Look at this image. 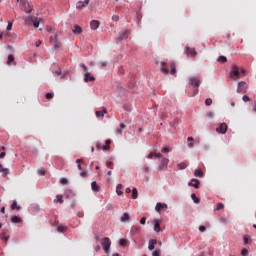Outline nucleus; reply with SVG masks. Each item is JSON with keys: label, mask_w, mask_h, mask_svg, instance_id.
Returning <instances> with one entry per match:
<instances>
[{"label": "nucleus", "mask_w": 256, "mask_h": 256, "mask_svg": "<svg viewBox=\"0 0 256 256\" xmlns=\"http://www.w3.org/2000/svg\"><path fill=\"white\" fill-rule=\"evenodd\" d=\"M112 21H119V15H113Z\"/></svg>", "instance_id": "obj_64"}, {"label": "nucleus", "mask_w": 256, "mask_h": 256, "mask_svg": "<svg viewBox=\"0 0 256 256\" xmlns=\"http://www.w3.org/2000/svg\"><path fill=\"white\" fill-rule=\"evenodd\" d=\"M129 30H121L116 36L117 41H127L129 39Z\"/></svg>", "instance_id": "obj_4"}, {"label": "nucleus", "mask_w": 256, "mask_h": 256, "mask_svg": "<svg viewBox=\"0 0 256 256\" xmlns=\"http://www.w3.org/2000/svg\"><path fill=\"white\" fill-rule=\"evenodd\" d=\"M83 7H85L83 1H78L76 4V9H83Z\"/></svg>", "instance_id": "obj_42"}, {"label": "nucleus", "mask_w": 256, "mask_h": 256, "mask_svg": "<svg viewBox=\"0 0 256 256\" xmlns=\"http://www.w3.org/2000/svg\"><path fill=\"white\" fill-rule=\"evenodd\" d=\"M245 85H246L245 81L238 82L237 93H247V90L244 88Z\"/></svg>", "instance_id": "obj_11"}, {"label": "nucleus", "mask_w": 256, "mask_h": 256, "mask_svg": "<svg viewBox=\"0 0 256 256\" xmlns=\"http://www.w3.org/2000/svg\"><path fill=\"white\" fill-rule=\"evenodd\" d=\"M11 63H13V65H17V62H15V57L13 56V54L8 55L7 64L10 65Z\"/></svg>", "instance_id": "obj_26"}, {"label": "nucleus", "mask_w": 256, "mask_h": 256, "mask_svg": "<svg viewBox=\"0 0 256 256\" xmlns=\"http://www.w3.org/2000/svg\"><path fill=\"white\" fill-rule=\"evenodd\" d=\"M194 177H199L200 179L203 178V170H201L200 168L196 169L194 171Z\"/></svg>", "instance_id": "obj_27"}, {"label": "nucleus", "mask_w": 256, "mask_h": 256, "mask_svg": "<svg viewBox=\"0 0 256 256\" xmlns=\"http://www.w3.org/2000/svg\"><path fill=\"white\" fill-rule=\"evenodd\" d=\"M60 183H62V185H67V183H69V180H67V178H61Z\"/></svg>", "instance_id": "obj_55"}, {"label": "nucleus", "mask_w": 256, "mask_h": 256, "mask_svg": "<svg viewBox=\"0 0 256 256\" xmlns=\"http://www.w3.org/2000/svg\"><path fill=\"white\" fill-rule=\"evenodd\" d=\"M154 157H157V159H163V158H165L164 156H163V153H154Z\"/></svg>", "instance_id": "obj_51"}, {"label": "nucleus", "mask_w": 256, "mask_h": 256, "mask_svg": "<svg viewBox=\"0 0 256 256\" xmlns=\"http://www.w3.org/2000/svg\"><path fill=\"white\" fill-rule=\"evenodd\" d=\"M173 151V148L169 146H165L164 148L161 149V153H171Z\"/></svg>", "instance_id": "obj_34"}, {"label": "nucleus", "mask_w": 256, "mask_h": 256, "mask_svg": "<svg viewBox=\"0 0 256 256\" xmlns=\"http://www.w3.org/2000/svg\"><path fill=\"white\" fill-rule=\"evenodd\" d=\"M96 149L98 151H109L111 149V140H106L105 145L101 146V144L96 143Z\"/></svg>", "instance_id": "obj_5"}, {"label": "nucleus", "mask_w": 256, "mask_h": 256, "mask_svg": "<svg viewBox=\"0 0 256 256\" xmlns=\"http://www.w3.org/2000/svg\"><path fill=\"white\" fill-rule=\"evenodd\" d=\"M0 241H4L5 243H7V241H9V236H5V233H1Z\"/></svg>", "instance_id": "obj_37"}, {"label": "nucleus", "mask_w": 256, "mask_h": 256, "mask_svg": "<svg viewBox=\"0 0 256 256\" xmlns=\"http://www.w3.org/2000/svg\"><path fill=\"white\" fill-rule=\"evenodd\" d=\"M230 75H234V77H239V67L233 66Z\"/></svg>", "instance_id": "obj_20"}, {"label": "nucleus", "mask_w": 256, "mask_h": 256, "mask_svg": "<svg viewBox=\"0 0 256 256\" xmlns=\"http://www.w3.org/2000/svg\"><path fill=\"white\" fill-rule=\"evenodd\" d=\"M106 211H113V204L108 203V204L106 205Z\"/></svg>", "instance_id": "obj_54"}, {"label": "nucleus", "mask_w": 256, "mask_h": 256, "mask_svg": "<svg viewBox=\"0 0 256 256\" xmlns=\"http://www.w3.org/2000/svg\"><path fill=\"white\" fill-rule=\"evenodd\" d=\"M189 166V164L187 162H180L177 164L178 169H180V171H183V169H187V167Z\"/></svg>", "instance_id": "obj_24"}, {"label": "nucleus", "mask_w": 256, "mask_h": 256, "mask_svg": "<svg viewBox=\"0 0 256 256\" xmlns=\"http://www.w3.org/2000/svg\"><path fill=\"white\" fill-rule=\"evenodd\" d=\"M45 97H46L47 99H53V97H55V93H53V92H47L46 95H45Z\"/></svg>", "instance_id": "obj_45"}, {"label": "nucleus", "mask_w": 256, "mask_h": 256, "mask_svg": "<svg viewBox=\"0 0 256 256\" xmlns=\"http://www.w3.org/2000/svg\"><path fill=\"white\" fill-rule=\"evenodd\" d=\"M11 209H17V211L21 210V206L17 205V200H14L11 205Z\"/></svg>", "instance_id": "obj_32"}, {"label": "nucleus", "mask_w": 256, "mask_h": 256, "mask_svg": "<svg viewBox=\"0 0 256 256\" xmlns=\"http://www.w3.org/2000/svg\"><path fill=\"white\" fill-rule=\"evenodd\" d=\"M64 197L66 199H73V197H75V192H73V190H71V189H67L64 192Z\"/></svg>", "instance_id": "obj_13"}, {"label": "nucleus", "mask_w": 256, "mask_h": 256, "mask_svg": "<svg viewBox=\"0 0 256 256\" xmlns=\"http://www.w3.org/2000/svg\"><path fill=\"white\" fill-rule=\"evenodd\" d=\"M100 245H102L105 253L111 252V239L109 237H104L100 240Z\"/></svg>", "instance_id": "obj_2"}, {"label": "nucleus", "mask_w": 256, "mask_h": 256, "mask_svg": "<svg viewBox=\"0 0 256 256\" xmlns=\"http://www.w3.org/2000/svg\"><path fill=\"white\" fill-rule=\"evenodd\" d=\"M21 218L19 216H12L11 223H21Z\"/></svg>", "instance_id": "obj_33"}, {"label": "nucleus", "mask_w": 256, "mask_h": 256, "mask_svg": "<svg viewBox=\"0 0 256 256\" xmlns=\"http://www.w3.org/2000/svg\"><path fill=\"white\" fill-rule=\"evenodd\" d=\"M137 197H138L137 188H133L132 189V199H137Z\"/></svg>", "instance_id": "obj_43"}, {"label": "nucleus", "mask_w": 256, "mask_h": 256, "mask_svg": "<svg viewBox=\"0 0 256 256\" xmlns=\"http://www.w3.org/2000/svg\"><path fill=\"white\" fill-rule=\"evenodd\" d=\"M33 16H28L24 19V22L26 23V25H33Z\"/></svg>", "instance_id": "obj_29"}, {"label": "nucleus", "mask_w": 256, "mask_h": 256, "mask_svg": "<svg viewBox=\"0 0 256 256\" xmlns=\"http://www.w3.org/2000/svg\"><path fill=\"white\" fill-rule=\"evenodd\" d=\"M191 199L196 205H199V203H201V199H199L195 193L191 194Z\"/></svg>", "instance_id": "obj_25"}, {"label": "nucleus", "mask_w": 256, "mask_h": 256, "mask_svg": "<svg viewBox=\"0 0 256 256\" xmlns=\"http://www.w3.org/2000/svg\"><path fill=\"white\" fill-rule=\"evenodd\" d=\"M99 20H92L90 22V28L92 29V31H97V29H99Z\"/></svg>", "instance_id": "obj_14"}, {"label": "nucleus", "mask_w": 256, "mask_h": 256, "mask_svg": "<svg viewBox=\"0 0 256 256\" xmlns=\"http://www.w3.org/2000/svg\"><path fill=\"white\" fill-rule=\"evenodd\" d=\"M161 65V72L164 73V75H169V67H167V63L165 62H160Z\"/></svg>", "instance_id": "obj_12"}, {"label": "nucleus", "mask_w": 256, "mask_h": 256, "mask_svg": "<svg viewBox=\"0 0 256 256\" xmlns=\"http://www.w3.org/2000/svg\"><path fill=\"white\" fill-rule=\"evenodd\" d=\"M50 43H53V51H57L61 47V41H59L57 34L50 36Z\"/></svg>", "instance_id": "obj_3"}, {"label": "nucleus", "mask_w": 256, "mask_h": 256, "mask_svg": "<svg viewBox=\"0 0 256 256\" xmlns=\"http://www.w3.org/2000/svg\"><path fill=\"white\" fill-rule=\"evenodd\" d=\"M39 23L40 20H37V18H35L32 22L34 29H39Z\"/></svg>", "instance_id": "obj_39"}, {"label": "nucleus", "mask_w": 256, "mask_h": 256, "mask_svg": "<svg viewBox=\"0 0 256 256\" xmlns=\"http://www.w3.org/2000/svg\"><path fill=\"white\" fill-rule=\"evenodd\" d=\"M54 203H63V195H56V198L54 199Z\"/></svg>", "instance_id": "obj_35"}, {"label": "nucleus", "mask_w": 256, "mask_h": 256, "mask_svg": "<svg viewBox=\"0 0 256 256\" xmlns=\"http://www.w3.org/2000/svg\"><path fill=\"white\" fill-rule=\"evenodd\" d=\"M84 81H85V83H89L91 81H95V78L91 75V73L86 72L84 74Z\"/></svg>", "instance_id": "obj_16"}, {"label": "nucleus", "mask_w": 256, "mask_h": 256, "mask_svg": "<svg viewBox=\"0 0 256 256\" xmlns=\"http://www.w3.org/2000/svg\"><path fill=\"white\" fill-rule=\"evenodd\" d=\"M160 161L161 162L158 166V171H163V170L167 169V167L169 165V158H162Z\"/></svg>", "instance_id": "obj_6"}, {"label": "nucleus", "mask_w": 256, "mask_h": 256, "mask_svg": "<svg viewBox=\"0 0 256 256\" xmlns=\"http://www.w3.org/2000/svg\"><path fill=\"white\" fill-rule=\"evenodd\" d=\"M0 173H2V177H7L9 173V168H0Z\"/></svg>", "instance_id": "obj_36"}, {"label": "nucleus", "mask_w": 256, "mask_h": 256, "mask_svg": "<svg viewBox=\"0 0 256 256\" xmlns=\"http://www.w3.org/2000/svg\"><path fill=\"white\" fill-rule=\"evenodd\" d=\"M152 256H161V252H159V250H155V251L152 253Z\"/></svg>", "instance_id": "obj_62"}, {"label": "nucleus", "mask_w": 256, "mask_h": 256, "mask_svg": "<svg viewBox=\"0 0 256 256\" xmlns=\"http://www.w3.org/2000/svg\"><path fill=\"white\" fill-rule=\"evenodd\" d=\"M123 109H124V111H127V113H131V107L129 105L124 104Z\"/></svg>", "instance_id": "obj_50"}, {"label": "nucleus", "mask_w": 256, "mask_h": 256, "mask_svg": "<svg viewBox=\"0 0 256 256\" xmlns=\"http://www.w3.org/2000/svg\"><path fill=\"white\" fill-rule=\"evenodd\" d=\"M146 221H147V218L146 217H142L140 219V225H145Z\"/></svg>", "instance_id": "obj_60"}, {"label": "nucleus", "mask_w": 256, "mask_h": 256, "mask_svg": "<svg viewBox=\"0 0 256 256\" xmlns=\"http://www.w3.org/2000/svg\"><path fill=\"white\" fill-rule=\"evenodd\" d=\"M52 75H54V77H60V79H65V77H67V72H63L61 68H58L57 70L52 71Z\"/></svg>", "instance_id": "obj_7"}, {"label": "nucleus", "mask_w": 256, "mask_h": 256, "mask_svg": "<svg viewBox=\"0 0 256 256\" xmlns=\"http://www.w3.org/2000/svg\"><path fill=\"white\" fill-rule=\"evenodd\" d=\"M153 223L155 233H159V231H161V224H159V220L154 219Z\"/></svg>", "instance_id": "obj_18"}, {"label": "nucleus", "mask_w": 256, "mask_h": 256, "mask_svg": "<svg viewBox=\"0 0 256 256\" xmlns=\"http://www.w3.org/2000/svg\"><path fill=\"white\" fill-rule=\"evenodd\" d=\"M125 123L121 122L120 123V128L116 129V135H122L123 134V129H125Z\"/></svg>", "instance_id": "obj_23"}, {"label": "nucleus", "mask_w": 256, "mask_h": 256, "mask_svg": "<svg viewBox=\"0 0 256 256\" xmlns=\"http://www.w3.org/2000/svg\"><path fill=\"white\" fill-rule=\"evenodd\" d=\"M206 117L213 119L215 117V114L212 111L207 112Z\"/></svg>", "instance_id": "obj_52"}, {"label": "nucleus", "mask_w": 256, "mask_h": 256, "mask_svg": "<svg viewBox=\"0 0 256 256\" xmlns=\"http://www.w3.org/2000/svg\"><path fill=\"white\" fill-rule=\"evenodd\" d=\"M150 245H157V239H151L149 240Z\"/></svg>", "instance_id": "obj_61"}, {"label": "nucleus", "mask_w": 256, "mask_h": 256, "mask_svg": "<svg viewBox=\"0 0 256 256\" xmlns=\"http://www.w3.org/2000/svg\"><path fill=\"white\" fill-rule=\"evenodd\" d=\"M12 29H13V22L8 21V24H7L6 30L11 31Z\"/></svg>", "instance_id": "obj_49"}, {"label": "nucleus", "mask_w": 256, "mask_h": 256, "mask_svg": "<svg viewBox=\"0 0 256 256\" xmlns=\"http://www.w3.org/2000/svg\"><path fill=\"white\" fill-rule=\"evenodd\" d=\"M201 182L197 178H192L191 181L188 182V187H194V189H199Z\"/></svg>", "instance_id": "obj_8"}, {"label": "nucleus", "mask_w": 256, "mask_h": 256, "mask_svg": "<svg viewBox=\"0 0 256 256\" xmlns=\"http://www.w3.org/2000/svg\"><path fill=\"white\" fill-rule=\"evenodd\" d=\"M141 231V227L139 226H132L130 229V235H137Z\"/></svg>", "instance_id": "obj_19"}, {"label": "nucleus", "mask_w": 256, "mask_h": 256, "mask_svg": "<svg viewBox=\"0 0 256 256\" xmlns=\"http://www.w3.org/2000/svg\"><path fill=\"white\" fill-rule=\"evenodd\" d=\"M121 189H123V185L122 184H117L116 186V193L117 195H123V191H121Z\"/></svg>", "instance_id": "obj_31"}, {"label": "nucleus", "mask_w": 256, "mask_h": 256, "mask_svg": "<svg viewBox=\"0 0 256 256\" xmlns=\"http://www.w3.org/2000/svg\"><path fill=\"white\" fill-rule=\"evenodd\" d=\"M184 53H186L187 56L190 55V57H196L197 56V51L195 50V48L191 49L189 46L185 47Z\"/></svg>", "instance_id": "obj_9"}, {"label": "nucleus", "mask_w": 256, "mask_h": 256, "mask_svg": "<svg viewBox=\"0 0 256 256\" xmlns=\"http://www.w3.org/2000/svg\"><path fill=\"white\" fill-rule=\"evenodd\" d=\"M80 67L85 71V73H89V68L85 65V63H80Z\"/></svg>", "instance_id": "obj_46"}, {"label": "nucleus", "mask_w": 256, "mask_h": 256, "mask_svg": "<svg viewBox=\"0 0 256 256\" xmlns=\"http://www.w3.org/2000/svg\"><path fill=\"white\" fill-rule=\"evenodd\" d=\"M199 231H200V233H205V231H207V227H205V226H199Z\"/></svg>", "instance_id": "obj_56"}, {"label": "nucleus", "mask_w": 256, "mask_h": 256, "mask_svg": "<svg viewBox=\"0 0 256 256\" xmlns=\"http://www.w3.org/2000/svg\"><path fill=\"white\" fill-rule=\"evenodd\" d=\"M80 177H87V170L81 171Z\"/></svg>", "instance_id": "obj_63"}, {"label": "nucleus", "mask_w": 256, "mask_h": 256, "mask_svg": "<svg viewBox=\"0 0 256 256\" xmlns=\"http://www.w3.org/2000/svg\"><path fill=\"white\" fill-rule=\"evenodd\" d=\"M169 67L171 68L170 74H171V75H175V73H177V69L175 68V63L170 62V63H169Z\"/></svg>", "instance_id": "obj_28"}, {"label": "nucleus", "mask_w": 256, "mask_h": 256, "mask_svg": "<svg viewBox=\"0 0 256 256\" xmlns=\"http://www.w3.org/2000/svg\"><path fill=\"white\" fill-rule=\"evenodd\" d=\"M188 85L194 87L193 93L190 94V97H195V95H199V87H201V79L199 77L190 76L188 78Z\"/></svg>", "instance_id": "obj_1"}, {"label": "nucleus", "mask_w": 256, "mask_h": 256, "mask_svg": "<svg viewBox=\"0 0 256 256\" xmlns=\"http://www.w3.org/2000/svg\"><path fill=\"white\" fill-rule=\"evenodd\" d=\"M83 29L81 28V26L79 25H75L74 26V29L72 30V32L75 34V35H81Z\"/></svg>", "instance_id": "obj_21"}, {"label": "nucleus", "mask_w": 256, "mask_h": 256, "mask_svg": "<svg viewBox=\"0 0 256 256\" xmlns=\"http://www.w3.org/2000/svg\"><path fill=\"white\" fill-rule=\"evenodd\" d=\"M77 217H79V218L85 217V212L79 211V212L77 213Z\"/></svg>", "instance_id": "obj_59"}, {"label": "nucleus", "mask_w": 256, "mask_h": 256, "mask_svg": "<svg viewBox=\"0 0 256 256\" xmlns=\"http://www.w3.org/2000/svg\"><path fill=\"white\" fill-rule=\"evenodd\" d=\"M162 209H167V204L158 202L155 206V211L159 212Z\"/></svg>", "instance_id": "obj_17"}, {"label": "nucleus", "mask_w": 256, "mask_h": 256, "mask_svg": "<svg viewBox=\"0 0 256 256\" xmlns=\"http://www.w3.org/2000/svg\"><path fill=\"white\" fill-rule=\"evenodd\" d=\"M38 175H45V168L38 169Z\"/></svg>", "instance_id": "obj_57"}, {"label": "nucleus", "mask_w": 256, "mask_h": 256, "mask_svg": "<svg viewBox=\"0 0 256 256\" xmlns=\"http://www.w3.org/2000/svg\"><path fill=\"white\" fill-rule=\"evenodd\" d=\"M213 104V100L211 99V98H207L206 100H205V105L207 106V107H209L210 105H212Z\"/></svg>", "instance_id": "obj_48"}, {"label": "nucleus", "mask_w": 256, "mask_h": 256, "mask_svg": "<svg viewBox=\"0 0 256 256\" xmlns=\"http://www.w3.org/2000/svg\"><path fill=\"white\" fill-rule=\"evenodd\" d=\"M121 223H127V221H131V216L129 213L124 212L123 215L120 218Z\"/></svg>", "instance_id": "obj_15"}, {"label": "nucleus", "mask_w": 256, "mask_h": 256, "mask_svg": "<svg viewBox=\"0 0 256 256\" xmlns=\"http://www.w3.org/2000/svg\"><path fill=\"white\" fill-rule=\"evenodd\" d=\"M243 239H244V245H249V243H252L253 241L251 240V237H249V235H244Z\"/></svg>", "instance_id": "obj_30"}, {"label": "nucleus", "mask_w": 256, "mask_h": 256, "mask_svg": "<svg viewBox=\"0 0 256 256\" xmlns=\"http://www.w3.org/2000/svg\"><path fill=\"white\" fill-rule=\"evenodd\" d=\"M91 189L92 191H94V193H99V185L97 184L96 181H93L91 183Z\"/></svg>", "instance_id": "obj_22"}, {"label": "nucleus", "mask_w": 256, "mask_h": 256, "mask_svg": "<svg viewBox=\"0 0 256 256\" xmlns=\"http://www.w3.org/2000/svg\"><path fill=\"white\" fill-rule=\"evenodd\" d=\"M57 231H58V233H65V226L58 225L57 226Z\"/></svg>", "instance_id": "obj_44"}, {"label": "nucleus", "mask_w": 256, "mask_h": 256, "mask_svg": "<svg viewBox=\"0 0 256 256\" xmlns=\"http://www.w3.org/2000/svg\"><path fill=\"white\" fill-rule=\"evenodd\" d=\"M242 101H244V103H247V101H251V98H249L247 95H244L242 97Z\"/></svg>", "instance_id": "obj_58"}, {"label": "nucleus", "mask_w": 256, "mask_h": 256, "mask_svg": "<svg viewBox=\"0 0 256 256\" xmlns=\"http://www.w3.org/2000/svg\"><path fill=\"white\" fill-rule=\"evenodd\" d=\"M217 61H219L220 63H227V57L225 56H219L217 58Z\"/></svg>", "instance_id": "obj_40"}, {"label": "nucleus", "mask_w": 256, "mask_h": 256, "mask_svg": "<svg viewBox=\"0 0 256 256\" xmlns=\"http://www.w3.org/2000/svg\"><path fill=\"white\" fill-rule=\"evenodd\" d=\"M227 123H221L218 128H216L217 133H220L221 135H225L227 133Z\"/></svg>", "instance_id": "obj_10"}, {"label": "nucleus", "mask_w": 256, "mask_h": 256, "mask_svg": "<svg viewBox=\"0 0 256 256\" xmlns=\"http://www.w3.org/2000/svg\"><path fill=\"white\" fill-rule=\"evenodd\" d=\"M247 255H249V250H247V248H243L241 250V256H247Z\"/></svg>", "instance_id": "obj_47"}, {"label": "nucleus", "mask_w": 256, "mask_h": 256, "mask_svg": "<svg viewBox=\"0 0 256 256\" xmlns=\"http://www.w3.org/2000/svg\"><path fill=\"white\" fill-rule=\"evenodd\" d=\"M119 245H120L121 247H126V245H127V240H125V238H121V239L119 240Z\"/></svg>", "instance_id": "obj_41"}, {"label": "nucleus", "mask_w": 256, "mask_h": 256, "mask_svg": "<svg viewBox=\"0 0 256 256\" xmlns=\"http://www.w3.org/2000/svg\"><path fill=\"white\" fill-rule=\"evenodd\" d=\"M105 113H107V110L96 111L95 115H96V117H103L105 115Z\"/></svg>", "instance_id": "obj_38"}, {"label": "nucleus", "mask_w": 256, "mask_h": 256, "mask_svg": "<svg viewBox=\"0 0 256 256\" xmlns=\"http://www.w3.org/2000/svg\"><path fill=\"white\" fill-rule=\"evenodd\" d=\"M225 207V205L223 203H218L217 207H216V211H219L221 209H223Z\"/></svg>", "instance_id": "obj_53"}]
</instances>
